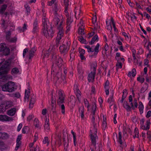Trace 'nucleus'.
Listing matches in <instances>:
<instances>
[{
    "label": "nucleus",
    "mask_w": 151,
    "mask_h": 151,
    "mask_svg": "<svg viewBox=\"0 0 151 151\" xmlns=\"http://www.w3.org/2000/svg\"><path fill=\"white\" fill-rule=\"evenodd\" d=\"M43 28L42 32L44 35L47 38H51L53 37L54 32L52 29V26H50V29H48L49 23L48 22L47 19L45 18H42Z\"/></svg>",
    "instance_id": "1"
},
{
    "label": "nucleus",
    "mask_w": 151,
    "mask_h": 151,
    "mask_svg": "<svg viewBox=\"0 0 151 151\" xmlns=\"http://www.w3.org/2000/svg\"><path fill=\"white\" fill-rule=\"evenodd\" d=\"M10 63L11 60H7L5 61L4 65H2L0 68V81H4L7 79L6 75L9 70Z\"/></svg>",
    "instance_id": "2"
},
{
    "label": "nucleus",
    "mask_w": 151,
    "mask_h": 151,
    "mask_svg": "<svg viewBox=\"0 0 151 151\" xmlns=\"http://www.w3.org/2000/svg\"><path fill=\"white\" fill-rule=\"evenodd\" d=\"M1 88L3 91L9 92H12L17 89L14 83L12 81H9L7 83L2 86Z\"/></svg>",
    "instance_id": "3"
},
{
    "label": "nucleus",
    "mask_w": 151,
    "mask_h": 151,
    "mask_svg": "<svg viewBox=\"0 0 151 151\" xmlns=\"http://www.w3.org/2000/svg\"><path fill=\"white\" fill-rule=\"evenodd\" d=\"M65 100L64 96L63 94L62 91L60 90L59 91L58 93V99L57 100L58 104L60 106V107L61 109L62 113L64 114L65 113V107L63 104H61L64 102Z\"/></svg>",
    "instance_id": "4"
},
{
    "label": "nucleus",
    "mask_w": 151,
    "mask_h": 151,
    "mask_svg": "<svg viewBox=\"0 0 151 151\" xmlns=\"http://www.w3.org/2000/svg\"><path fill=\"white\" fill-rule=\"evenodd\" d=\"M52 58L53 61H56V64L59 68L61 67L63 64V61L61 57L57 56V55L54 54L52 55Z\"/></svg>",
    "instance_id": "5"
},
{
    "label": "nucleus",
    "mask_w": 151,
    "mask_h": 151,
    "mask_svg": "<svg viewBox=\"0 0 151 151\" xmlns=\"http://www.w3.org/2000/svg\"><path fill=\"white\" fill-rule=\"evenodd\" d=\"M10 49L6 47V45L4 43L0 44V51L3 52L5 55H8L10 53Z\"/></svg>",
    "instance_id": "6"
},
{
    "label": "nucleus",
    "mask_w": 151,
    "mask_h": 151,
    "mask_svg": "<svg viewBox=\"0 0 151 151\" xmlns=\"http://www.w3.org/2000/svg\"><path fill=\"white\" fill-rule=\"evenodd\" d=\"M96 73V68L93 67V72H91L88 76V81L90 82L95 78V76Z\"/></svg>",
    "instance_id": "7"
},
{
    "label": "nucleus",
    "mask_w": 151,
    "mask_h": 151,
    "mask_svg": "<svg viewBox=\"0 0 151 151\" xmlns=\"http://www.w3.org/2000/svg\"><path fill=\"white\" fill-rule=\"evenodd\" d=\"M60 53L62 54L65 55L67 52L68 50L67 45L63 44L60 47Z\"/></svg>",
    "instance_id": "8"
},
{
    "label": "nucleus",
    "mask_w": 151,
    "mask_h": 151,
    "mask_svg": "<svg viewBox=\"0 0 151 151\" xmlns=\"http://www.w3.org/2000/svg\"><path fill=\"white\" fill-rule=\"evenodd\" d=\"M57 27L59 32L57 37V39H61L62 37H63V30L62 27L61 26H58Z\"/></svg>",
    "instance_id": "9"
},
{
    "label": "nucleus",
    "mask_w": 151,
    "mask_h": 151,
    "mask_svg": "<svg viewBox=\"0 0 151 151\" xmlns=\"http://www.w3.org/2000/svg\"><path fill=\"white\" fill-rule=\"evenodd\" d=\"M0 120L5 121H9L12 120V118L9 117L6 115H0Z\"/></svg>",
    "instance_id": "10"
},
{
    "label": "nucleus",
    "mask_w": 151,
    "mask_h": 151,
    "mask_svg": "<svg viewBox=\"0 0 151 151\" xmlns=\"http://www.w3.org/2000/svg\"><path fill=\"white\" fill-rule=\"evenodd\" d=\"M22 135L20 134L18 135L17 139V144L15 150H17L19 147L21 145V142L20 141L21 139Z\"/></svg>",
    "instance_id": "11"
},
{
    "label": "nucleus",
    "mask_w": 151,
    "mask_h": 151,
    "mask_svg": "<svg viewBox=\"0 0 151 151\" xmlns=\"http://www.w3.org/2000/svg\"><path fill=\"white\" fill-rule=\"evenodd\" d=\"M38 27L37 24V19L35 21L33 25V32L34 33H36L38 31Z\"/></svg>",
    "instance_id": "12"
},
{
    "label": "nucleus",
    "mask_w": 151,
    "mask_h": 151,
    "mask_svg": "<svg viewBox=\"0 0 151 151\" xmlns=\"http://www.w3.org/2000/svg\"><path fill=\"white\" fill-rule=\"evenodd\" d=\"M150 120H147V121L146 124V127L145 125H141V128L143 130H148L150 129Z\"/></svg>",
    "instance_id": "13"
},
{
    "label": "nucleus",
    "mask_w": 151,
    "mask_h": 151,
    "mask_svg": "<svg viewBox=\"0 0 151 151\" xmlns=\"http://www.w3.org/2000/svg\"><path fill=\"white\" fill-rule=\"evenodd\" d=\"M95 132H94V135L92 134H91V142L93 145H95L96 144V133L97 132H95V130H94Z\"/></svg>",
    "instance_id": "14"
},
{
    "label": "nucleus",
    "mask_w": 151,
    "mask_h": 151,
    "mask_svg": "<svg viewBox=\"0 0 151 151\" xmlns=\"http://www.w3.org/2000/svg\"><path fill=\"white\" fill-rule=\"evenodd\" d=\"M56 76L58 79H59L60 78H61L62 79L63 81V83H65L66 81H64V80L65 79V75H63V76H62V73L60 72H58L56 74Z\"/></svg>",
    "instance_id": "15"
},
{
    "label": "nucleus",
    "mask_w": 151,
    "mask_h": 151,
    "mask_svg": "<svg viewBox=\"0 0 151 151\" xmlns=\"http://www.w3.org/2000/svg\"><path fill=\"white\" fill-rule=\"evenodd\" d=\"M63 139L64 142V149L66 150L67 147L68 145V141L69 139L68 138H67V142H66V138L65 136H63Z\"/></svg>",
    "instance_id": "16"
},
{
    "label": "nucleus",
    "mask_w": 151,
    "mask_h": 151,
    "mask_svg": "<svg viewBox=\"0 0 151 151\" xmlns=\"http://www.w3.org/2000/svg\"><path fill=\"white\" fill-rule=\"evenodd\" d=\"M16 109L15 108H12L8 111V114L10 116H13L14 115L16 112Z\"/></svg>",
    "instance_id": "17"
},
{
    "label": "nucleus",
    "mask_w": 151,
    "mask_h": 151,
    "mask_svg": "<svg viewBox=\"0 0 151 151\" xmlns=\"http://www.w3.org/2000/svg\"><path fill=\"white\" fill-rule=\"evenodd\" d=\"M123 106L126 109L127 111H130L131 110V107L129 105L126 101H124L123 103Z\"/></svg>",
    "instance_id": "18"
},
{
    "label": "nucleus",
    "mask_w": 151,
    "mask_h": 151,
    "mask_svg": "<svg viewBox=\"0 0 151 151\" xmlns=\"http://www.w3.org/2000/svg\"><path fill=\"white\" fill-rule=\"evenodd\" d=\"M96 40L97 41L98 40V37L97 35H95L93 37L91 41L89 42V43L90 45H93Z\"/></svg>",
    "instance_id": "19"
},
{
    "label": "nucleus",
    "mask_w": 151,
    "mask_h": 151,
    "mask_svg": "<svg viewBox=\"0 0 151 151\" xmlns=\"http://www.w3.org/2000/svg\"><path fill=\"white\" fill-rule=\"evenodd\" d=\"M139 108L140 114H141L143 113V110L144 108V106L142 103L140 101L139 103Z\"/></svg>",
    "instance_id": "20"
},
{
    "label": "nucleus",
    "mask_w": 151,
    "mask_h": 151,
    "mask_svg": "<svg viewBox=\"0 0 151 151\" xmlns=\"http://www.w3.org/2000/svg\"><path fill=\"white\" fill-rule=\"evenodd\" d=\"M13 105V103L11 101H9L6 102L5 105L6 109H7L9 108L12 107Z\"/></svg>",
    "instance_id": "21"
},
{
    "label": "nucleus",
    "mask_w": 151,
    "mask_h": 151,
    "mask_svg": "<svg viewBox=\"0 0 151 151\" xmlns=\"http://www.w3.org/2000/svg\"><path fill=\"white\" fill-rule=\"evenodd\" d=\"M78 40L81 43H83L85 44H87V42L84 39L83 37L81 36H79L78 37Z\"/></svg>",
    "instance_id": "22"
},
{
    "label": "nucleus",
    "mask_w": 151,
    "mask_h": 151,
    "mask_svg": "<svg viewBox=\"0 0 151 151\" xmlns=\"http://www.w3.org/2000/svg\"><path fill=\"white\" fill-rule=\"evenodd\" d=\"M148 87V84L147 83H145V86H143L140 90L141 93L145 92L147 89Z\"/></svg>",
    "instance_id": "23"
},
{
    "label": "nucleus",
    "mask_w": 151,
    "mask_h": 151,
    "mask_svg": "<svg viewBox=\"0 0 151 151\" xmlns=\"http://www.w3.org/2000/svg\"><path fill=\"white\" fill-rule=\"evenodd\" d=\"M79 112L81 114V116L82 118H83L84 116V107L81 106L79 108Z\"/></svg>",
    "instance_id": "24"
},
{
    "label": "nucleus",
    "mask_w": 151,
    "mask_h": 151,
    "mask_svg": "<svg viewBox=\"0 0 151 151\" xmlns=\"http://www.w3.org/2000/svg\"><path fill=\"white\" fill-rule=\"evenodd\" d=\"M54 9L55 15H58L57 12L58 11H60L59 7L58 6L56 3L54 4Z\"/></svg>",
    "instance_id": "25"
},
{
    "label": "nucleus",
    "mask_w": 151,
    "mask_h": 151,
    "mask_svg": "<svg viewBox=\"0 0 151 151\" xmlns=\"http://www.w3.org/2000/svg\"><path fill=\"white\" fill-rule=\"evenodd\" d=\"M44 127L45 129L48 130L49 129V119L46 118L44 125Z\"/></svg>",
    "instance_id": "26"
},
{
    "label": "nucleus",
    "mask_w": 151,
    "mask_h": 151,
    "mask_svg": "<svg viewBox=\"0 0 151 151\" xmlns=\"http://www.w3.org/2000/svg\"><path fill=\"white\" fill-rule=\"evenodd\" d=\"M49 51L50 49L48 50H46L43 52V56L42 58L43 59H44L45 57L47 58L49 55Z\"/></svg>",
    "instance_id": "27"
},
{
    "label": "nucleus",
    "mask_w": 151,
    "mask_h": 151,
    "mask_svg": "<svg viewBox=\"0 0 151 151\" xmlns=\"http://www.w3.org/2000/svg\"><path fill=\"white\" fill-rule=\"evenodd\" d=\"M7 7V5L6 4H4L1 7V9L0 10V13L1 14L3 13L4 12H5L6 9Z\"/></svg>",
    "instance_id": "28"
},
{
    "label": "nucleus",
    "mask_w": 151,
    "mask_h": 151,
    "mask_svg": "<svg viewBox=\"0 0 151 151\" xmlns=\"http://www.w3.org/2000/svg\"><path fill=\"white\" fill-rule=\"evenodd\" d=\"M100 46V45L99 43H97L95 46L94 51V55H96L98 52L99 50V49Z\"/></svg>",
    "instance_id": "29"
},
{
    "label": "nucleus",
    "mask_w": 151,
    "mask_h": 151,
    "mask_svg": "<svg viewBox=\"0 0 151 151\" xmlns=\"http://www.w3.org/2000/svg\"><path fill=\"white\" fill-rule=\"evenodd\" d=\"M34 124L36 128H39L40 127L39 124V121L38 119H35L34 120Z\"/></svg>",
    "instance_id": "30"
},
{
    "label": "nucleus",
    "mask_w": 151,
    "mask_h": 151,
    "mask_svg": "<svg viewBox=\"0 0 151 151\" xmlns=\"http://www.w3.org/2000/svg\"><path fill=\"white\" fill-rule=\"evenodd\" d=\"M83 27L80 26L78 29V32L79 34H81V35H84V29Z\"/></svg>",
    "instance_id": "31"
},
{
    "label": "nucleus",
    "mask_w": 151,
    "mask_h": 151,
    "mask_svg": "<svg viewBox=\"0 0 151 151\" xmlns=\"http://www.w3.org/2000/svg\"><path fill=\"white\" fill-rule=\"evenodd\" d=\"M55 17L54 19V21L56 23V25H58V22L60 21L59 17H60V16H59L58 15H55Z\"/></svg>",
    "instance_id": "32"
},
{
    "label": "nucleus",
    "mask_w": 151,
    "mask_h": 151,
    "mask_svg": "<svg viewBox=\"0 0 151 151\" xmlns=\"http://www.w3.org/2000/svg\"><path fill=\"white\" fill-rule=\"evenodd\" d=\"M9 137L8 134L6 133H2L1 138L3 139H6Z\"/></svg>",
    "instance_id": "33"
},
{
    "label": "nucleus",
    "mask_w": 151,
    "mask_h": 151,
    "mask_svg": "<svg viewBox=\"0 0 151 151\" xmlns=\"http://www.w3.org/2000/svg\"><path fill=\"white\" fill-rule=\"evenodd\" d=\"M6 109L5 105L1 104L0 105V112H4Z\"/></svg>",
    "instance_id": "34"
},
{
    "label": "nucleus",
    "mask_w": 151,
    "mask_h": 151,
    "mask_svg": "<svg viewBox=\"0 0 151 151\" xmlns=\"http://www.w3.org/2000/svg\"><path fill=\"white\" fill-rule=\"evenodd\" d=\"M19 72V70L17 68H15L12 69L11 71V73L13 74H17Z\"/></svg>",
    "instance_id": "35"
},
{
    "label": "nucleus",
    "mask_w": 151,
    "mask_h": 151,
    "mask_svg": "<svg viewBox=\"0 0 151 151\" xmlns=\"http://www.w3.org/2000/svg\"><path fill=\"white\" fill-rule=\"evenodd\" d=\"M29 89L28 91V92L27 91V90H26L25 91V97L24 98L26 99L27 98V99H28L29 97Z\"/></svg>",
    "instance_id": "36"
},
{
    "label": "nucleus",
    "mask_w": 151,
    "mask_h": 151,
    "mask_svg": "<svg viewBox=\"0 0 151 151\" xmlns=\"http://www.w3.org/2000/svg\"><path fill=\"white\" fill-rule=\"evenodd\" d=\"M122 132H119V142L120 144L122 145Z\"/></svg>",
    "instance_id": "37"
},
{
    "label": "nucleus",
    "mask_w": 151,
    "mask_h": 151,
    "mask_svg": "<svg viewBox=\"0 0 151 151\" xmlns=\"http://www.w3.org/2000/svg\"><path fill=\"white\" fill-rule=\"evenodd\" d=\"M85 48H86L87 49V51L88 52H93L94 50L92 49L91 47L89 45H85L84 46Z\"/></svg>",
    "instance_id": "38"
},
{
    "label": "nucleus",
    "mask_w": 151,
    "mask_h": 151,
    "mask_svg": "<svg viewBox=\"0 0 151 151\" xmlns=\"http://www.w3.org/2000/svg\"><path fill=\"white\" fill-rule=\"evenodd\" d=\"M29 128L27 126L24 127L22 129V133L23 134H25L26 133L27 131L29 130Z\"/></svg>",
    "instance_id": "39"
},
{
    "label": "nucleus",
    "mask_w": 151,
    "mask_h": 151,
    "mask_svg": "<svg viewBox=\"0 0 151 151\" xmlns=\"http://www.w3.org/2000/svg\"><path fill=\"white\" fill-rule=\"evenodd\" d=\"M71 133L72 134L73 136V142L74 145L75 146L76 145V136L75 135V133L73 131V130H71Z\"/></svg>",
    "instance_id": "40"
},
{
    "label": "nucleus",
    "mask_w": 151,
    "mask_h": 151,
    "mask_svg": "<svg viewBox=\"0 0 151 151\" xmlns=\"http://www.w3.org/2000/svg\"><path fill=\"white\" fill-rule=\"evenodd\" d=\"M43 143L44 144L47 143V145H48L49 144V142L48 140V138L47 137H45L43 141Z\"/></svg>",
    "instance_id": "41"
},
{
    "label": "nucleus",
    "mask_w": 151,
    "mask_h": 151,
    "mask_svg": "<svg viewBox=\"0 0 151 151\" xmlns=\"http://www.w3.org/2000/svg\"><path fill=\"white\" fill-rule=\"evenodd\" d=\"M68 0H64V4L65 8V13L67 11V9H68Z\"/></svg>",
    "instance_id": "42"
},
{
    "label": "nucleus",
    "mask_w": 151,
    "mask_h": 151,
    "mask_svg": "<svg viewBox=\"0 0 151 151\" xmlns=\"http://www.w3.org/2000/svg\"><path fill=\"white\" fill-rule=\"evenodd\" d=\"M72 22V21L71 20L70 18L68 17L67 18V24L68 25L67 27H68L69 28V25Z\"/></svg>",
    "instance_id": "43"
},
{
    "label": "nucleus",
    "mask_w": 151,
    "mask_h": 151,
    "mask_svg": "<svg viewBox=\"0 0 151 151\" xmlns=\"http://www.w3.org/2000/svg\"><path fill=\"white\" fill-rule=\"evenodd\" d=\"M97 107L96 104L95 103L94 105H93L92 110V112L93 113V115H94L95 110Z\"/></svg>",
    "instance_id": "44"
},
{
    "label": "nucleus",
    "mask_w": 151,
    "mask_h": 151,
    "mask_svg": "<svg viewBox=\"0 0 151 151\" xmlns=\"http://www.w3.org/2000/svg\"><path fill=\"white\" fill-rule=\"evenodd\" d=\"M79 51L80 53V55H84L85 53V50L81 48H79Z\"/></svg>",
    "instance_id": "45"
},
{
    "label": "nucleus",
    "mask_w": 151,
    "mask_h": 151,
    "mask_svg": "<svg viewBox=\"0 0 151 151\" xmlns=\"http://www.w3.org/2000/svg\"><path fill=\"white\" fill-rule=\"evenodd\" d=\"M136 69L133 68L132 71V75L133 77H134L136 74Z\"/></svg>",
    "instance_id": "46"
},
{
    "label": "nucleus",
    "mask_w": 151,
    "mask_h": 151,
    "mask_svg": "<svg viewBox=\"0 0 151 151\" xmlns=\"http://www.w3.org/2000/svg\"><path fill=\"white\" fill-rule=\"evenodd\" d=\"M137 80L142 83L145 81V78H141L140 77H139L137 78Z\"/></svg>",
    "instance_id": "47"
},
{
    "label": "nucleus",
    "mask_w": 151,
    "mask_h": 151,
    "mask_svg": "<svg viewBox=\"0 0 151 151\" xmlns=\"http://www.w3.org/2000/svg\"><path fill=\"white\" fill-rule=\"evenodd\" d=\"M51 94L52 95V106L53 107V106H54V104L55 102L56 101V99H55V98H53V96H52V93H51Z\"/></svg>",
    "instance_id": "48"
},
{
    "label": "nucleus",
    "mask_w": 151,
    "mask_h": 151,
    "mask_svg": "<svg viewBox=\"0 0 151 151\" xmlns=\"http://www.w3.org/2000/svg\"><path fill=\"white\" fill-rule=\"evenodd\" d=\"M84 103L86 106H87L88 108L89 107V103L86 99H84Z\"/></svg>",
    "instance_id": "49"
},
{
    "label": "nucleus",
    "mask_w": 151,
    "mask_h": 151,
    "mask_svg": "<svg viewBox=\"0 0 151 151\" xmlns=\"http://www.w3.org/2000/svg\"><path fill=\"white\" fill-rule=\"evenodd\" d=\"M34 53H33L30 51H29V59H31L34 55Z\"/></svg>",
    "instance_id": "50"
},
{
    "label": "nucleus",
    "mask_w": 151,
    "mask_h": 151,
    "mask_svg": "<svg viewBox=\"0 0 151 151\" xmlns=\"http://www.w3.org/2000/svg\"><path fill=\"white\" fill-rule=\"evenodd\" d=\"M109 82L108 80H107L105 83L104 88H109Z\"/></svg>",
    "instance_id": "51"
},
{
    "label": "nucleus",
    "mask_w": 151,
    "mask_h": 151,
    "mask_svg": "<svg viewBox=\"0 0 151 151\" xmlns=\"http://www.w3.org/2000/svg\"><path fill=\"white\" fill-rule=\"evenodd\" d=\"M61 40V39H57V37H56L55 43L57 47L59 45Z\"/></svg>",
    "instance_id": "52"
},
{
    "label": "nucleus",
    "mask_w": 151,
    "mask_h": 151,
    "mask_svg": "<svg viewBox=\"0 0 151 151\" xmlns=\"http://www.w3.org/2000/svg\"><path fill=\"white\" fill-rule=\"evenodd\" d=\"M106 127V121H104L102 123V128L103 129H105Z\"/></svg>",
    "instance_id": "53"
},
{
    "label": "nucleus",
    "mask_w": 151,
    "mask_h": 151,
    "mask_svg": "<svg viewBox=\"0 0 151 151\" xmlns=\"http://www.w3.org/2000/svg\"><path fill=\"white\" fill-rule=\"evenodd\" d=\"M75 54L74 53H70V60H72L74 57Z\"/></svg>",
    "instance_id": "54"
},
{
    "label": "nucleus",
    "mask_w": 151,
    "mask_h": 151,
    "mask_svg": "<svg viewBox=\"0 0 151 151\" xmlns=\"http://www.w3.org/2000/svg\"><path fill=\"white\" fill-rule=\"evenodd\" d=\"M14 97H15L17 98H19L20 96V94L19 93L16 92L14 94Z\"/></svg>",
    "instance_id": "55"
},
{
    "label": "nucleus",
    "mask_w": 151,
    "mask_h": 151,
    "mask_svg": "<svg viewBox=\"0 0 151 151\" xmlns=\"http://www.w3.org/2000/svg\"><path fill=\"white\" fill-rule=\"evenodd\" d=\"M134 132L135 134L137 135V137L138 138L139 137V132L137 129V128H136L134 129Z\"/></svg>",
    "instance_id": "56"
},
{
    "label": "nucleus",
    "mask_w": 151,
    "mask_h": 151,
    "mask_svg": "<svg viewBox=\"0 0 151 151\" xmlns=\"http://www.w3.org/2000/svg\"><path fill=\"white\" fill-rule=\"evenodd\" d=\"M22 125L21 124H20L18 125L17 127V130L18 132H19L20 131L21 128L22 127Z\"/></svg>",
    "instance_id": "57"
},
{
    "label": "nucleus",
    "mask_w": 151,
    "mask_h": 151,
    "mask_svg": "<svg viewBox=\"0 0 151 151\" xmlns=\"http://www.w3.org/2000/svg\"><path fill=\"white\" fill-rule=\"evenodd\" d=\"M116 66L119 68H122V63H116Z\"/></svg>",
    "instance_id": "58"
},
{
    "label": "nucleus",
    "mask_w": 151,
    "mask_h": 151,
    "mask_svg": "<svg viewBox=\"0 0 151 151\" xmlns=\"http://www.w3.org/2000/svg\"><path fill=\"white\" fill-rule=\"evenodd\" d=\"M139 26H140V28L141 30L143 31V33L144 34L146 35L147 34V32H146V31L143 28V27L140 24H139Z\"/></svg>",
    "instance_id": "59"
},
{
    "label": "nucleus",
    "mask_w": 151,
    "mask_h": 151,
    "mask_svg": "<svg viewBox=\"0 0 151 151\" xmlns=\"http://www.w3.org/2000/svg\"><path fill=\"white\" fill-rule=\"evenodd\" d=\"M107 29L109 31H111L112 29V27L110 24L109 25H108L106 27Z\"/></svg>",
    "instance_id": "60"
},
{
    "label": "nucleus",
    "mask_w": 151,
    "mask_h": 151,
    "mask_svg": "<svg viewBox=\"0 0 151 151\" xmlns=\"http://www.w3.org/2000/svg\"><path fill=\"white\" fill-rule=\"evenodd\" d=\"M117 114H115L114 116V124H116L117 123V122L116 120V117Z\"/></svg>",
    "instance_id": "61"
},
{
    "label": "nucleus",
    "mask_w": 151,
    "mask_h": 151,
    "mask_svg": "<svg viewBox=\"0 0 151 151\" xmlns=\"http://www.w3.org/2000/svg\"><path fill=\"white\" fill-rule=\"evenodd\" d=\"M151 111H148L147 115H146V117L147 118H149L151 116Z\"/></svg>",
    "instance_id": "62"
},
{
    "label": "nucleus",
    "mask_w": 151,
    "mask_h": 151,
    "mask_svg": "<svg viewBox=\"0 0 151 151\" xmlns=\"http://www.w3.org/2000/svg\"><path fill=\"white\" fill-rule=\"evenodd\" d=\"M28 50V49L27 48H25V49L23 51V57H24L25 55L26 52H27Z\"/></svg>",
    "instance_id": "63"
},
{
    "label": "nucleus",
    "mask_w": 151,
    "mask_h": 151,
    "mask_svg": "<svg viewBox=\"0 0 151 151\" xmlns=\"http://www.w3.org/2000/svg\"><path fill=\"white\" fill-rule=\"evenodd\" d=\"M147 137L148 138H150L151 137V132L150 131H148L147 132Z\"/></svg>",
    "instance_id": "64"
}]
</instances>
